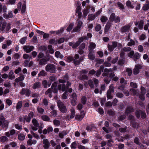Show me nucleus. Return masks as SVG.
I'll list each match as a JSON object with an SVG mask.
<instances>
[{
    "label": "nucleus",
    "instance_id": "nucleus-41",
    "mask_svg": "<svg viewBox=\"0 0 149 149\" xmlns=\"http://www.w3.org/2000/svg\"><path fill=\"white\" fill-rule=\"evenodd\" d=\"M88 84L91 88H94V85L93 81L91 80H89L88 81Z\"/></svg>",
    "mask_w": 149,
    "mask_h": 149
},
{
    "label": "nucleus",
    "instance_id": "nucleus-31",
    "mask_svg": "<svg viewBox=\"0 0 149 149\" xmlns=\"http://www.w3.org/2000/svg\"><path fill=\"white\" fill-rule=\"evenodd\" d=\"M47 74L46 72L44 70L41 71L38 74V77L45 76Z\"/></svg>",
    "mask_w": 149,
    "mask_h": 149
},
{
    "label": "nucleus",
    "instance_id": "nucleus-26",
    "mask_svg": "<svg viewBox=\"0 0 149 149\" xmlns=\"http://www.w3.org/2000/svg\"><path fill=\"white\" fill-rule=\"evenodd\" d=\"M37 143V141L36 140H32L31 139L28 140L27 142V143L30 146H31L32 144L35 145Z\"/></svg>",
    "mask_w": 149,
    "mask_h": 149
},
{
    "label": "nucleus",
    "instance_id": "nucleus-34",
    "mask_svg": "<svg viewBox=\"0 0 149 149\" xmlns=\"http://www.w3.org/2000/svg\"><path fill=\"white\" fill-rule=\"evenodd\" d=\"M111 79L109 76H107L104 78V81L107 84H108L110 82Z\"/></svg>",
    "mask_w": 149,
    "mask_h": 149
},
{
    "label": "nucleus",
    "instance_id": "nucleus-49",
    "mask_svg": "<svg viewBox=\"0 0 149 149\" xmlns=\"http://www.w3.org/2000/svg\"><path fill=\"white\" fill-rule=\"evenodd\" d=\"M42 84L44 88H47L48 85L47 81L46 80H43L42 82Z\"/></svg>",
    "mask_w": 149,
    "mask_h": 149
},
{
    "label": "nucleus",
    "instance_id": "nucleus-22",
    "mask_svg": "<svg viewBox=\"0 0 149 149\" xmlns=\"http://www.w3.org/2000/svg\"><path fill=\"white\" fill-rule=\"evenodd\" d=\"M96 45L95 43L91 42L89 46L88 50L90 52H93V49L95 48Z\"/></svg>",
    "mask_w": 149,
    "mask_h": 149
},
{
    "label": "nucleus",
    "instance_id": "nucleus-19",
    "mask_svg": "<svg viewBox=\"0 0 149 149\" xmlns=\"http://www.w3.org/2000/svg\"><path fill=\"white\" fill-rule=\"evenodd\" d=\"M81 113H82L80 115H77L75 116V118L79 120H81L82 118L84 117L85 113L84 112V111H82L81 112Z\"/></svg>",
    "mask_w": 149,
    "mask_h": 149
},
{
    "label": "nucleus",
    "instance_id": "nucleus-44",
    "mask_svg": "<svg viewBox=\"0 0 149 149\" xmlns=\"http://www.w3.org/2000/svg\"><path fill=\"white\" fill-rule=\"evenodd\" d=\"M127 126H125L123 128H120L119 129V131L121 133H125L127 132Z\"/></svg>",
    "mask_w": 149,
    "mask_h": 149
},
{
    "label": "nucleus",
    "instance_id": "nucleus-37",
    "mask_svg": "<svg viewBox=\"0 0 149 149\" xmlns=\"http://www.w3.org/2000/svg\"><path fill=\"white\" fill-rule=\"evenodd\" d=\"M87 98L85 96L82 97L81 99V103L84 105L85 104L86 102Z\"/></svg>",
    "mask_w": 149,
    "mask_h": 149
},
{
    "label": "nucleus",
    "instance_id": "nucleus-24",
    "mask_svg": "<svg viewBox=\"0 0 149 149\" xmlns=\"http://www.w3.org/2000/svg\"><path fill=\"white\" fill-rule=\"evenodd\" d=\"M8 77V78L11 80H12L15 78V76L14 75V73L13 71H11L9 72Z\"/></svg>",
    "mask_w": 149,
    "mask_h": 149
},
{
    "label": "nucleus",
    "instance_id": "nucleus-25",
    "mask_svg": "<svg viewBox=\"0 0 149 149\" xmlns=\"http://www.w3.org/2000/svg\"><path fill=\"white\" fill-rule=\"evenodd\" d=\"M89 53L88 56V58L91 60H94L95 58V56L93 54V51L90 52L89 51Z\"/></svg>",
    "mask_w": 149,
    "mask_h": 149
},
{
    "label": "nucleus",
    "instance_id": "nucleus-53",
    "mask_svg": "<svg viewBox=\"0 0 149 149\" xmlns=\"http://www.w3.org/2000/svg\"><path fill=\"white\" fill-rule=\"evenodd\" d=\"M135 44V42L132 39L130 40V42H129L127 43V45L128 46H131L132 45H134Z\"/></svg>",
    "mask_w": 149,
    "mask_h": 149
},
{
    "label": "nucleus",
    "instance_id": "nucleus-9",
    "mask_svg": "<svg viewBox=\"0 0 149 149\" xmlns=\"http://www.w3.org/2000/svg\"><path fill=\"white\" fill-rule=\"evenodd\" d=\"M118 43L116 42H113L112 43V45L108 44L107 47L108 50L111 52H112L113 49L115 48L117 45Z\"/></svg>",
    "mask_w": 149,
    "mask_h": 149
},
{
    "label": "nucleus",
    "instance_id": "nucleus-27",
    "mask_svg": "<svg viewBox=\"0 0 149 149\" xmlns=\"http://www.w3.org/2000/svg\"><path fill=\"white\" fill-rule=\"evenodd\" d=\"M71 112V114L70 116L71 118H73L75 115V111L73 107H72L70 109Z\"/></svg>",
    "mask_w": 149,
    "mask_h": 149
},
{
    "label": "nucleus",
    "instance_id": "nucleus-45",
    "mask_svg": "<svg viewBox=\"0 0 149 149\" xmlns=\"http://www.w3.org/2000/svg\"><path fill=\"white\" fill-rule=\"evenodd\" d=\"M83 16L85 17H86L87 15V14L88 13V8H86V9H84L83 11Z\"/></svg>",
    "mask_w": 149,
    "mask_h": 149
},
{
    "label": "nucleus",
    "instance_id": "nucleus-7",
    "mask_svg": "<svg viewBox=\"0 0 149 149\" xmlns=\"http://www.w3.org/2000/svg\"><path fill=\"white\" fill-rule=\"evenodd\" d=\"M109 19L111 21H114L116 23L119 22L120 21V18L118 16H116L114 13H112Z\"/></svg>",
    "mask_w": 149,
    "mask_h": 149
},
{
    "label": "nucleus",
    "instance_id": "nucleus-62",
    "mask_svg": "<svg viewBox=\"0 0 149 149\" xmlns=\"http://www.w3.org/2000/svg\"><path fill=\"white\" fill-rule=\"evenodd\" d=\"M4 85L6 87H10L11 86V84L10 82L6 81L4 83Z\"/></svg>",
    "mask_w": 149,
    "mask_h": 149
},
{
    "label": "nucleus",
    "instance_id": "nucleus-33",
    "mask_svg": "<svg viewBox=\"0 0 149 149\" xmlns=\"http://www.w3.org/2000/svg\"><path fill=\"white\" fill-rule=\"evenodd\" d=\"M79 78L80 80H82L83 79L87 80L88 79V77L86 74L80 75L79 77Z\"/></svg>",
    "mask_w": 149,
    "mask_h": 149
},
{
    "label": "nucleus",
    "instance_id": "nucleus-54",
    "mask_svg": "<svg viewBox=\"0 0 149 149\" xmlns=\"http://www.w3.org/2000/svg\"><path fill=\"white\" fill-rule=\"evenodd\" d=\"M53 84H54V86H53V87L52 92L54 93H57L58 92V90L56 87L57 85L56 83H54Z\"/></svg>",
    "mask_w": 149,
    "mask_h": 149
},
{
    "label": "nucleus",
    "instance_id": "nucleus-11",
    "mask_svg": "<svg viewBox=\"0 0 149 149\" xmlns=\"http://www.w3.org/2000/svg\"><path fill=\"white\" fill-rule=\"evenodd\" d=\"M43 147L45 149H48L50 146V143L48 139H44L42 141Z\"/></svg>",
    "mask_w": 149,
    "mask_h": 149
},
{
    "label": "nucleus",
    "instance_id": "nucleus-32",
    "mask_svg": "<svg viewBox=\"0 0 149 149\" xmlns=\"http://www.w3.org/2000/svg\"><path fill=\"white\" fill-rule=\"evenodd\" d=\"M126 6L130 8L133 9L134 8V6L132 5L131 1H127L126 3Z\"/></svg>",
    "mask_w": 149,
    "mask_h": 149
},
{
    "label": "nucleus",
    "instance_id": "nucleus-6",
    "mask_svg": "<svg viewBox=\"0 0 149 149\" xmlns=\"http://www.w3.org/2000/svg\"><path fill=\"white\" fill-rule=\"evenodd\" d=\"M68 85L65 86L64 84L62 83L58 86V88L59 90L64 91L66 90L68 87L70 86L71 83L68 81H67Z\"/></svg>",
    "mask_w": 149,
    "mask_h": 149
},
{
    "label": "nucleus",
    "instance_id": "nucleus-8",
    "mask_svg": "<svg viewBox=\"0 0 149 149\" xmlns=\"http://www.w3.org/2000/svg\"><path fill=\"white\" fill-rule=\"evenodd\" d=\"M79 55L77 54H75L74 56V62L75 65L79 64L80 63L83 61V59L82 58H80L79 59L77 60V59L79 58Z\"/></svg>",
    "mask_w": 149,
    "mask_h": 149
},
{
    "label": "nucleus",
    "instance_id": "nucleus-57",
    "mask_svg": "<svg viewBox=\"0 0 149 149\" xmlns=\"http://www.w3.org/2000/svg\"><path fill=\"white\" fill-rule=\"evenodd\" d=\"M140 94L144 95H145L146 94V89L143 86L141 87Z\"/></svg>",
    "mask_w": 149,
    "mask_h": 149
},
{
    "label": "nucleus",
    "instance_id": "nucleus-43",
    "mask_svg": "<svg viewBox=\"0 0 149 149\" xmlns=\"http://www.w3.org/2000/svg\"><path fill=\"white\" fill-rule=\"evenodd\" d=\"M44 54L42 52H40L38 54L37 58L36 59V61H38V59L40 60V59L42 58L44 56Z\"/></svg>",
    "mask_w": 149,
    "mask_h": 149
},
{
    "label": "nucleus",
    "instance_id": "nucleus-55",
    "mask_svg": "<svg viewBox=\"0 0 149 149\" xmlns=\"http://www.w3.org/2000/svg\"><path fill=\"white\" fill-rule=\"evenodd\" d=\"M32 123L35 126H39V123H38V121L35 118H33L32 120Z\"/></svg>",
    "mask_w": 149,
    "mask_h": 149
},
{
    "label": "nucleus",
    "instance_id": "nucleus-20",
    "mask_svg": "<svg viewBox=\"0 0 149 149\" xmlns=\"http://www.w3.org/2000/svg\"><path fill=\"white\" fill-rule=\"evenodd\" d=\"M79 42L77 41L75 43L72 42H69V45L70 46H71L73 48H76L79 45Z\"/></svg>",
    "mask_w": 149,
    "mask_h": 149
},
{
    "label": "nucleus",
    "instance_id": "nucleus-14",
    "mask_svg": "<svg viewBox=\"0 0 149 149\" xmlns=\"http://www.w3.org/2000/svg\"><path fill=\"white\" fill-rule=\"evenodd\" d=\"M54 84H52L51 88H49L45 92V94L46 95H48V96L49 97H52V93L53 91V86Z\"/></svg>",
    "mask_w": 149,
    "mask_h": 149
},
{
    "label": "nucleus",
    "instance_id": "nucleus-56",
    "mask_svg": "<svg viewBox=\"0 0 149 149\" xmlns=\"http://www.w3.org/2000/svg\"><path fill=\"white\" fill-rule=\"evenodd\" d=\"M143 21L142 20H141L139 23L138 28L139 29H141L143 27Z\"/></svg>",
    "mask_w": 149,
    "mask_h": 149
},
{
    "label": "nucleus",
    "instance_id": "nucleus-63",
    "mask_svg": "<svg viewBox=\"0 0 149 149\" xmlns=\"http://www.w3.org/2000/svg\"><path fill=\"white\" fill-rule=\"evenodd\" d=\"M130 85L131 87L133 88H137V85L136 83L131 82L130 84Z\"/></svg>",
    "mask_w": 149,
    "mask_h": 149
},
{
    "label": "nucleus",
    "instance_id": "nucleus-59",
    "mask_svg": "<svg viewBox=\"0 0 149 149\" xmlns=\"http://www.w3.org/2000/svg\"><path fill=\"white\" fill-rule=\"evenodd\" d=\"M74 26V24H70L68 27L67 28V31H70L72 29L73 27Z\"/></svg>",
    "mask_w": 149,
    "mask_h": 149
},
{
    "label": "nucleus",
    "instance_id": "nucleus-42",
    "mask_svg": "<svg viewBox=\"0 0 149 149\" xmlns=\"http://www.w3.org/2000/svg\"><path fill=\"white\" fill-rule=\"evenodd\" d=\"M140 56V54L138 53H135L133 56L134 58V60L135 61H136V60L137 59H139Z\"/></svg>",
    "mask_w": 149,
    "mask_h": 149
},
{
    "label": "nucleus",
    "instance_id": "nucleus-29",
    "mask_svg": "<svg viewBox=\"0 0 149 149\" xmlns=\"http://www.w3.org/2000/svg\"><path fill=\"white\" fill-rule=\"evenodd\" d=\"M9 122L7 120H4L3 122H2V127L4 128L7 127L8 125Z\"/></svg>",
    "mask_w": 149,
    "mask_h": 149
},
{
    "label": "nucleus",
    "instance_id": "nucleus-60",
    "mask_svg": "<svg viewBox=\"0 0 149 149\" xmlns=\"http://www.w3.org/2000/svg\"><path fill=\"white\" fill-rule=\"evenodd\" d=\"M77 100H76L71 99V103L72 106H74L76 105L77 103Z\"/></svg>",
    "mask_w": 149,
    "mask_h": 149
},
{
    "label": "nucleus",
    "instance_id": "nucleus-10",
    "mask_svg": "<svg viewBox=\"0 0 149 149\" xmlns=\"http://www.w3.org/2000/svg\"><path fill=\"white\" fill-rule=\"evenodd\" d=\"M142 66L141 65L136 64L135 65L133 71V73L134 74H137L139 72V70L141 69Z\"/></svg>",
    "mask_w": 149,
    "mask_h": 149
},
{
    "label": "nucleus",
    "instance_id": "nucleus-58",
    "mask_svg": "<svg viewBox=\"0 0 149 149\" xmlns=\"http://www.w3.org/2000/svg\"><path fill=\"white\" fill-rule=\"evenodd\" d=\"M116 96L119 98L123 97L124 96L123 93L120 92H117L116 94Z\"/></svg>",
    "mask_w": 149,
    "mask_h": 149
},
{
    "label": "nucleus",
    "instance_id": "nucleus-30",
    "mask_svg": "<svg viewBox=\"0 0 149 149\" xmlns=\"http://www.w3.org/2000/svg\"><path fill=\"white\" fill-rule=\"evenodd\" d=\"M8 138L5 136H3L0 138V141L1 142H5L8 141Z\"/></svg>",
    "mask_w": 149,
    "mask_h": 149
},
{
    "label": "nucleus",
    "instance_id": "nucleus-18",
    "mask_svg": "<svg viewBox=\"0 0 149 149\" xmlns=\"http://www.w3.org/2000/svg\"><path fill=\"white\" fill-rule=\"evenodd\" d=\"M111 21H109L107 22L104 27V31L105 32H107L109 31L111 26Z\"/></svg>",
    "mask_w": 149,
    "mask_h": 149
},
{
    "label": "nucleus",
    "instance_id": "nucleus-16",
    "mask_svg": "<svg viewBox=\"0 0 149 149\" xmlns=\"http://www.w3.org/2000/svg\"><path fill=\"white\" fill-rule=\"evenodd\" d=\"M131 94L134 96H138L139 94V91L138 89H135L134 88H131L130 90Z\"/></svg>",
    "mask_w": 149,
    "mask_h": 149
},
{
    "label": "nucleus",
    "instance_id": "nucleus-50",
    "mask_svg": "<svg viewBox=\"0 0 149 149\" xmlns=\"http://www.w3.org/2000/svg\"><path fill=\"white\" fill-rule=\"evenodd\" d=\"M4 16L6 18H11L13 17V15L12 13H8V14H4Z\"/></svg>",
    "mask_w": 149,
    "mask_h": 149
},
{
    "label": "nucleus",
    "instance_id": "nucleus-39",
    "mask_svg": "<svg viewBox=\"0 0 149 149\" xmlns=\"http://www.w3.org/2000/svg\"><path fill=\"white\" fill-rule=\"evenodd\" d=\"M42 119L44 121H48L50 120L49 118L46 115L42 116L41 117Z\"/></svg>",
    "mask_w": 149,
    "mask_h": 149
},
{
    "label": "nucleus",
    "instance_id": "nucleus-21",
    "mask_svg": "<svg viewBox=\"0 0 149 149\" xmlns=\"http://www.w3.org/2000/svg\"><path fill=\"white\" fill-rule=\"evenodd\" d=\"M142 9L143 10L146 11L149 9V1L148 0L146 1V3L143 6Z\"/></svg>",
    "mask_w": 149,
    "mask_h": 149
},
{
    "label": "nucleus",
    "instance_id": "nucleus-1",
    "mask_svg": "<svg viewBox=\"0 0 149 149\" xmlns=\"http://www.w3.org/2000/svg\"><path fill=\"white\" fill-rule=\"evenodd\" d=\"M11 28V24L9 23L7 24L6 22H1L0 23V30L6 33H8Z\"/></svg>",
    "mask_w": 149,
    "mask_h": 149
},
{
    "label": "nucleus",
    "instance_id": "nucleus-40",
    "mask_svg": "<svg viewBox=\"0 0 149 149\" xmlns=\"http://www.w3.org/2000/svg\"><path fill=\"white\" fill-rule=\"evenodd\" d=\"M22 105V101L19 102L17 104V106H16V108L17 110H19L20 109Z\"/></svg>",
    "mask_w": 149,
    "mask_h": 149
},
{
    "label": "nucleus",
    "instance_id": "nucleus-46",
    "mask_svg": "<svg viewBox=\"0 0 149 149\" xmlns=\"http://www.w3.org/2000/svg\"><path fill=\"white\" fill-rule=\"evenodd\" d=\"M77 4H78V6H77V8H76V13H78L79 12H81V8L80 7L81 4L79 2V3L78 2L77 3Z\"/></svg>",
    "mask_w": 149,
    "mask_h": 149
},
{
    "label": "nucleus",
    "instance_id": "nucleus-35",
    "mask_svg": "<svg viewBox=\"0 0 149 149\" xmlns=\"http://www.w3.org/2000/svg\"><path fill=\"white\" fill-rule=\"evenodd\" d=\"M108 18L105 16H102L100 18V20L103 23L106 22Z\"/></svg>",
    "mask_w": 149,
    "mask_h": 149
},
{
    "label": "nucleus",
    "instance_id": "nucleus-36",
    "mask_svg": "<svg viewBox=\"0 0 149 149\" xmlns=\"http://www.w3.org/2000/svg\"><path fill=\"white\" fill-rule=\"evenodd\" d=\"M95 15L93 14H90L88 15V19L90 20H93L96 17Z\"/></svg>",
    "mask_w": 149,
    "mask_h": 149
},
{
    "label": "nucleus",
    "instance_id": "nucleus-17",
    "mask_svg": "<svg viewBox=\"0 0 149 149\" xmlns=\"http://www.w3.org/2000/svg\"><path fill=\"white\" fill-rule=\"evenodd\" d=\"M41 83L39 81H38L35 82L33 84L32 87L33 89L35 90L40 88L41 87Z\"/></svg>",
    "mask_w": 149,
    "mask_h": 149
},
{
    "label": "nucleus",
    "instance_id": "nucleus-5",
    "mask_svg": "<svg viewBox=\"0 0 149 149\" xmlns=\"http://www.w3.org/2000/svg\"><path fill=\"white\" fill-rule=\"evenodd\" d=\"M56 66L52 64H48L45 67V69L47 72H49L51 73H55L56 70Z\"/></svg>",
    "mask_w": 149,
    "mask_h": 149
},
{
    "label": "nucleus",
    "instance_id": "nucleus-15",
    "mask_svg": "<svg viewBox=\"0 0 149 149\" xmlns=\"http://www.w3.org/2000/svg\"><path fill=\"white\" fill-rule=\"evenodd\" d=\"M134 109L132 106L128 105L127 107V108L125 111V113L128 114L133 112Z\"/></svg>",
    "mask_w": 149,
    "mask_h": 149
},
{
    "label": "nucleus",
    "instance_id": "nucleus-51",
    "mask_svg": "<svg viewBox=\"0 0 149 149\" xmlns=\"http://www.w3.org/2000/svg\"><path fill=\"white\" fill-rule=\"evenodd\" d=\"M48 48L49 50V52L51 54H53L54 53V49L52 48V46L51 45H49L48 46Z\"/></svg>",
    "mask_w": 149,
    "mask_h": 149
},
{
    "label": "nucleus",
    "instance_id": "nucleus-2",
    "mask_svg": "<svg viewBox=\"0 0 149 149\" xmlns=\"http://www.w3.org/2000/svg\"><path fill=\"white\" fill-rule=\"evenodd\" d=\"M50 59V56L49 55L45 56L44 57L40 59H38L37 61L39 62V65L40 66L45 65L47 63V62L49 61Z\"/></svg>",
    "mask_w": 149,
    "mask_h": 149
},
{
    "label": "nucleus",
    "instance_id": "nucleus-47",
    "mask_svg": "<svg viewBox=\"0 0 149 149\" xmlns=\"http://www.w3.org/2000/svg\"><path fill=\"white\" fill-rule=\"evenodd\" d=\"M53 123L54 125L57 126H59L60 124V121L57 119L54 120L53 121Z\"/></svg>",
    "mask_w": 149,
    "mask_h": 149
},
{
    "label": "nucleus",
    "instance_id": "nucleus-4",
    "mask_svg": "<svg viewBox=\"0 0 149 149\" xmlns=\"http://www.w3.org/2000/svg\"><path fill=\"white\" fill-rule=\"evenodd\" d=\"M57 103L60 111L63 113H66L67 109L66 106L64 105L63 102L60 100H58L57 101Z\"/></svg>",
    "mask_w": 149,
    "mask_h": 149
},
{
    "label": "nucleus",
    "instance_id": "nucleus-13",
    "mask_svg": "<svg viewBox=\"0 0 149 149\" xmlns=\"http://www.w3.org/2000/svg\"><path fill=\"white\" fill-rule=\"evenodd\" d=\"M24 51L26 53H29L34 49V47L32 46H24L23 47Z\"/></svg>",
    "mask_w": 149,
    "mask_h": 149
},
{
    "label": "nucleus",
    "instance_id": "nucleus-12",
    "mask_svg": "<svg viewBox=\"0 0 149 149\" xmlns=\"http://www.w3.org/2000/svg\"><path fill=\"white\" fill-rule=\"evenodd\" d=\"M131 25L128 24L123 26L120 29L121 31L123 33L129 32L131 27Z\"/></svg>",
    "mask_w": 149,
    "mask_h": 149
},
{
    "label": "nucleus",
    "instance_id": "nucleus-3",
    "mask_svg": "<svg viewBox=\"0 0 149 149\" xmlns=\"http://www.w3.org/2000/svg\"><path fill=\"white\" fill-rule=\"evenodd\" d=\"M114 89V87L113 84L110 85L109 86V89L107 93V96L108 99H112L113 98Z\"/></svg>",
    "mask_w": 149,
    "mask_h": 149
},
{
    "label": "nucleus",
    "instance_id": "nucleus-61",
    "mask_svg": "<svg viewBox=\"0 0 149 149\" xmlns=\"http://www.w3.org/2000/svg\"><path fill=\"white\" fill-rule=\"evenodd\" d=\"M6 103L9 106H10L12 104V101L9 99H7L6 100Z\"/></svg>",
    "mask_w": 149,
    "mask_h": 149
},
{
    "label": "nucleus",
    "instance_id": "nucleus-64",
    "mask_svg": "<svg viewBox=\"0 0 149 149\" xmlns=\"http://www.w3.org/2000/svg\"><path fill=\"white\" fill-rule=\"evenodd\" d=\"M77 144L75 142H74L72 143L70 146L71 148L72 149H76V148Z\"/></svg>",
    "mask_w": 149,
    "mask_h": 149
},
{
    "label": "nucleus",
    "instance_id": "nucleus-38",
    "mask_svg": "<svg viewBox=\"0 0 149 149\" xmlns=\"http://www.w3.org/2000/svg\"><path fill=\"white\" fill-rule=\"evenodd\" d=\"M25 135L22 134H20L18 135V139L20 140L23 141L25 139Z\"/></svg>",
    "mask_w": 149,
    "mask_h": 149
},
{
    "label": "nucleus",
    "instance_id": "nucleus-48",
    "mask_svg": "<svg viewBox=\"0 0 149 149\" xmlns=\"http://www.w3.org/2000/svg\"><path fill=\"white\" fill-rule=\"evenodd\" d=\"M101 26L100 24H98L95 27V30L96 31H98L101 30Z\"/></svg>",
    "mask_w": 149,
    "mask_h": 149
},
{
    "label": "nucleus",
    "instance_id": "nucleus-23",
    "mask_svg": "<svg viewBox=\"0 0 149 149\" xmlns=\"http://www.w3.org/2000/svg\"><path fill=\"white\" fill-rule=\"evenodd\" d=\"M24 75H22L19 77L16 78L15 80V81L16 82H18L20 81L24 80Z\"/></svg>",
    "mask_w": 149,
    "mask_h": 149
},
{
    "label": "nucleus",
    "instance_id": "nucleus-52",
    "mask_svg": "<svg viewBox=\"0 0 149 149\" xmlns=\"http://www.w3.org/2000/svg\"><path fill=\"white\" fill-rule=\"evenodd\" d=\"M125 60L124 58H121L118 61V64L120 65H122L124 63Z\"/></svg>",
    "mask_w": 149,
    "mask_h": 149
},
{
    "label": "nucleus",
    "instance_id": "nucleus-28",
    "mask_svg": "<svg viewBox=\"0 0 149 149\" xmlns=\"http://www.w3.org/2000/svg\"><path fill=\"white\" fill-rule=\"evenodd\" d=\"M55 56L57 58L62 59L63 57V56L59 51H57L55 52Z\"/></svg>",
    "mask_w": 149,
    "mask_h": 149
}]
</instances>
